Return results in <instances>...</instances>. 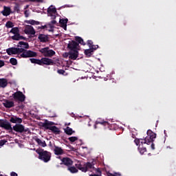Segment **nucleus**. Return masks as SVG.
Masks as SVG:
<instances>
[{
  "label": "nucleus",
  "mask_w": 176,
  "mask_h": 176,
  "mask_svg": "<svg viewBox=\"0 0 176 176\" xmlns=\"http://www.w3.org/2000/svg\"><path fill=\"white\" fill-rule=\"evenodd\" d=\"M36 152L38 155V159L40 160H42L44 163L50 162V159L52 158V153L50 152L43 149H37Z\"/></svg>",
  "instance_id": "obj_1"
},
{
  "label": "nucleus",
  "mask_w": 176,
  "mask_h": 176,
  "mask_svg": "<svg viewBox=\"0 0 176 176\" xmlns=\"http://www.w3.org/2000/svg\"><path fill=\"white\" fill-rule=\"evenodd\" d=\"M96 162L95 160H92L91 162H87L84 164H76V167L78 170L82 171V173H86L89 170V169L94 168V166H96Z\"/></svg>",
  "instance_id": "obj_2"
},
{
  "label": "nucleus",
  "mask_w": 176,
  "mask_h": 176,
  "mask_svg": "<svg viewBox=\"0 0 176 176\" xmlns=\"http://www.w3.org/2000/svg\"><path fill=\"white\" fill-rule=\"evenodd\" d=\"M53 125H54V122L45 120L42 124V127H44L46 130H50L54 134H60V129L57 126Z\"/></svg>",
  "instance_id": "obj_3"
},
{
  "label": "nucleus",
  "mask_w": 176,
  "mask_h": 176,
  "mask_svg": "<svg viewBox=\"0 0 176 176\" xmlns=\"http://www.w3.org/2000/svg\"><path fill=\"white\" fill-rule=\"evenodd\" d=\"M147 135L144 139H140V144L144 145V144H146L147 145H150L151 142H153L155 141V138H156V133H153L151 130L147 131Z\"/></svg>",
  "instance_id": "obj_4"
},
{
  "label": "nucleus",
  "mask_w": 176,
  "mask_h": 176,
  "mask_svg": "<svg viewBox=\"0 0 176 176\" xmlns=\"http://www.w3.org/2000/svg\"><path fill=\"white\" fill-rule=\"evenodd\" d=\"M23 50L21 51V54H20L19 58H28L30 57H36V52L32 50H27L24 48H21Z\"/></svg>",
  "instance_id": "obj_5"
},
{
  "label": "nucleus",
  "mask_w": 176,
  "mask_h": 176,
  "mask_svg": "<svg viewBox=\"0 0 176 176\" xmlns=\"http://www.w3.org/2000/svg\"><path fill=\"white\" fill-rule=\"evenodd\" d=\"M39 52L44 56V57H53L56 54V52L53 50H50L49 47H45L39 50Z\"/></svg>",
  "instance_id": "obj_6"
},
{
  "label": "nucleus",
  "mask_w": 176,
  "mask_h": 176,
  "mask_svg": "<svg viewBox=\"0 0 176 176\" xmlns=\"http://www.w3.org/2000/svg\"><path fill=\"white\" fill-rule=\"evenodd\" d=\"M12 97L14 101H19L20 102H24L25 101V95L23 92L18 91L12 94Z\"/></svg>",
  "instance_id": "obj_7"
},
{
  "label": "nucleus",
  "mask_w": 176,
  "mask_h": 176,
  "mask_svg": "<svg viewBox=\"0 0 176 176\" xmlns=\"http://www.w3.org/2000/svg\"><path fill=\"white\" fill-rule=\"evenodd\" d=\"M23 50L19 47H10L6 50L7 54L12 56V54H21Z\"/></svg>",
  "instance_id": "obj_8"
},
{
  "label": "nucleus",
  "mask_w": 176,
  "mask_h": 176,
  "mask_svg": "<svg viewBox=\"0 0 176 176\" xmlns=\"http://www.w3.org/2000/svg\"><path fill=\"white\" fill-rule=\"evenodd\" d=\"M12 130L14 131H16V133H27L30 129L25 128V126L23 124H16L12 127Z\"/></svg>",
  "instance_id": "obj_9"
},
{
  "label": "nucleus",
  "mask_w": 176,
  "mask_h": 176,
  "mask_svg": "<svg viewBox=\"0 0 176 176\" xmlns=\"http://www.w3.org/2000/svg\"><path fill=\"white\" fill-rule=\"evenodd\" d=\"M0 127L5 129V130H9L10 133H12V131H13V128L12 127V124H10V122H8V120L3 121V120H1Z\"/></svg>",
  "instance_id": "obj_10"
},
{
  "label": "nucleus",
  "mask_w": 176,
  "mask_h": 176,
  "mask_svg": "<svg viewBox=\"0 0 176 176\" xmlns=\"http://www.w3.org/2000/svg\"><path fill=\"white\" fill-rule=\"evenodd\" d=\"M40 65H54V61L47 57H44L40 59Z\"/></svg>",
  "instance_id": "obj_11"
},
{
  "label": "nucleus",
  "mask_w": 176,
  "mask_h": 176,
  "mask_svg": "<svg viewBox=\"0 0 176 176\" xmlns=\"http://www.w3.org/2000/svg\"><path fill=\"white\" fill-rule=\"evenodd\" d=\"M63 164L64 166H66V167L69 168L71 167L72 164H74V161H72L71 158L65 157L61 160L60 166H63Z\"/></svg>",
  "instance_id": "obj_12"
},
{
  "label": "nucleus",
  "mask_w": 176,
  "mask_h": 176,
  "mask_svg": "<svg viewBox=\"0 0 176 176\" xmlns=\"http://www.w3.org/2000/svg\"><path fill=\"white\" fill-rule=\"evenodd\" d=\"M23 32H25L26 35H35V34H36V32L35 31V29H34V27L30 25H28L25 27Z\"/></svg>",
  "instance_id": "obj_13"
},
{
  "label": "nucleus",
  "mask_w": 176,
  "mask_h": 176,
  "mask_svg": "<svg viewBox=\"0 0 176 176\" xmlns=\"http://www.w3.org/2000/svg\"><path fill=\"white\" fill-rule=\"evenodd\" d=\"M78 47H79V43L75 41H69L67 44V48H69L70 51L78 50Z\"/></svg>",
  "instance_id": "obj_14"
},
{
  "label": "nucleus",
  "mask_w": 176,
  "mask_h": 176,
  "mask_svg": "<svg viewBox=\"0 0 176 176\" xmlns=\"http://www.w3.org/2000/svg\"><path fill=\"white\" fill-rule=\"evenodd\" d=\"M56 12L57 10L56 9V8L53 7V6H51L47 8V13L48 14H50L52 19H56V15L53 14H56Z\"/></svg>",
  "instance_id": "obj_15"
},
{
  "label": "nucleus",
  "mask_w": 176,
  "mask_h": 176,
  "mask_svg": "<svg viewBox=\"0 0 176 176\" xmlns=\"http://www.w3.org/2000/svg\"><path fill=\"white\" fill-rule=\"evenodd\" d=\"M38 39L41 43H46L47 42H49V35L40 34L38 36Z\"/></svg>",
  "instance_id": "obj_16"
},
{
  "label": "nucleus",
  "mask_w": 176,
  "mask_h": 176,
  "mask_svg": "<svg viewBox=\"0 0 176 176\" xmlns=\"http://www.w3.org/2000/svg\"><path fill=\"white\" fill-rule=\"evenodd\" d=\"M79 56V52L78 50L69 51V60H76Z\"/></svg>",
  "instance_id": "obj_17"
},
{
  "label": "nucleus",
  "mask_w": 176,
  "mask_h": 176,
  "mask_svg": "<svg viewBox=\"0 0 176 176\" xmlns=\"http://www.w3.org/2000/svg\"><path fill=\"white\" fill-rule=\"evenodd\" d=\"M54 152L56 156H60V155L64 154V150H63L61 147H58L56 145H54Z\"/></svg>",
  "instance_id": "obj_18"
},
{
  "label": "nucleus",
  "mask_w": 176,
  "mask_h": 176,
  "mask_svg": "<svg viewBox=\"0 0 176 176\" xmlns=\"http://www.w3.org/2000/svg\"><path fill=\"white\" fill-rule=\"evenodd\" d=\"M10 122L11 123H18L19 124H20V123H23V120L17 116H13L10 118Z\"/></svg>",
  "instance_id": "obj_19"
},
{
  "label": "nucleus",
  "mask_w": 176,
  "mask_h": 176,
  "mask_svg": "<svg viewBox=\"0 0 176 176\" xmlns=\"http://www.w3.org/2000/svg\"><path fill=\"white\" fill-rule=\"evenodd\" d=\"M3 105L5 108H13V107H14V102L6 100L4 102H3Z\"/></svg>",
  "instance_id": "obj_20"
},
{
  "label": "nucleus",
  "mask_w": 176,
  "mask_h": 176,
  "mask_svg": "<svg viewBox=\"0 0 176 176\" xmlns=\"http://www.w3.org/2000/svg\"><path fill=\"white\" fill-rule=\"evenodd\" d=\"M68 23V19H60L59 23L60 25V27L65 30V31H67V24Z\"/></svg>",
  "instance_id": "obj_21"
},
{
  "label": "nucleus",
  "mask_w": 176,
  "mask_h": 176,
  "mask_svg": "<svg viewBox=\"0 0 176 176\" xmlns=\"http://www.w3.org/2000/svg\"><path fill=\"white\" fill-rule=\"evenodd\" d=\"M18 47H23V49H30V44L28 43H25L24 41H20L18 43Z\"/></svg>",
  "instance_id": "obj_22"
},
{
  "label": "nucleus",
  "mask_w": 176,
  "mask_h": 176,
  "mask_svg": "<svg viewBox=\"0 0 176 176\" xmlns=\"http://www.w3.org/2000/svg\"><path fill=\"white\" fill-rule=\"evenodd\" d=\"M8 86V80L6 78H0V87L5 89Z\"/></svg>",
  "instance_id": "obj_23"
},
{
  "label": "nucleus",
  "mask_w": 176,
  "mask_h": 176,
  "mask_svg": "<svg viewBox=\"0 0 176 176\" xmlns=\"http://www.w3.org/2000/svg\"><path fill=\"white\" fill-rule=\"evenodd\" d=\"M25 23H26L27 24H30L31 25H39V24H41V22L35 21L34 19L25 21Z\"/></svg>",
  "instance_id": "obj_24"
},
{
  "label": "nucleus",
  "mask_w": 176,
  "mask_h": 176,
  "mask_svg": "<svg viewBox=\"0 0 176 176\" xmlns=\"http://www.w3.org/2000/svg\"><path fill=\"white\" fill-rule=\"evenodd\" d=\"M1 13L3 16H9L10 14V8L4 6V9Z\"/></svg>",
  "instance_id": "obj_25"
},
{
  "label": "nucleus",
  "mask_w": 176,
  "mask_h": 176,
  "mask_svg": "<svg viewBox=\"0 0 176 176\" xmlns=\"http://www.w3.org/2000/svg\"><path fill=\"white\" fill-rule=\"evenodd\" d=\"M35 141H36V142H37V144H38V145H39V146H43V148H45V146H47L46 142L41 141V140L39 138H36Z\"/></svg>",
  "instance_id": "obj_26"
},
{
  "label": "nucleus",
  "mask_w": 176,
  "mask_h": 176,
  "mask_svg": "<svg viewBox=\"0 0 176 176\" xmlns=\"http://www.w3.org/2000/svg\"><path fill=\"white\" fill-rule=\"evenodd\" d=\"M96 124H102V126H109V123L101 119H98L96 122Z\"/></svg>",
  "instance_id": "obj_27"
},
{
  "label": "nucleus",
  "mask_w": 176,
  "mask_h": 176,
  "mask_svg": "<svg viewBox=\"0 0 176 176\" xmlns=\"http://www.w3.org/2000/svg\"><path fill=\"white\" fill-rule=\"evenodd\" d=\"M65 133L67 134V135H72V134L75 133V131H73L72 128H70L69 126H67L66 129H65Z\"/></svg>",
  "instance_id": "obj_28"
},
{
  "label": "nucleus",
  "mask_w": 176,
  "mask_h": 176,
  "mask_svg": "<svg viewBox=\"0 0 176 176\" xmlns=\"http://www.w3.org/2000/svg\"><path fill=\"white\" fill-rule=\"evenodd\" d=\"M84 53L85 56H87V57H91L93 53H94V51L91 48H89L88 50H85Z\"/></svg>",
  "instance_id": "obj_29"
},
{
  "label": "nucleus",
  "mask_w": 176,
  "mask_h": 176,
  "mask_svg": "<svg viewBox=\"0 0 176 176\" xmlns=\"http://www.w3.org/2000/svg\"><path fill=\"white\" fill-rule=\"evenodd\" d=\"M76 41L78 42V44L80 43V45H82V46H85L86 45V43H85L83 38L80 36H76Z\"/></svg>",
  "instance_id": "obj_30"
},
{
  "label": "nucleus",
  "mask_w": 176,
  "mask_h": 176,
  "mask_svg": "<svg viewBox=\"0 0 176 176\" xmlns=\"http://www.w3.org/2000/svg\"><path fill=\"white\" fill-rule=\"evenodd\" d=\"M68 171L71 172L72 174H75V173H78V168H76L75 166H69L67 168Z\"/></svg>",
  "instance_id": "obj_31"
},
{
  "label": "nucleus",
  "mask_w": 176,
  "mask_h": 176,
  "mask_svg": "<svg viewBox=\"0 0 176 176\" xmlns=\"http://www.w3.org/2000/svg\"><path fill=\"white\" fill-rule=\"evenodd\" d=\"M30 61L32 64H38V65H41V59L30 58Z\"/></svg>",
  "instance_id": "obj_32"
},
{
  "label": "nucleus",
  "mask_w": 176,
  "mask_h": 176,
  "mask_svg": "<svg viewBox=\"0 0 176 176\" xmlns=\"http://www.w3.org/2000/svg\"><path fill=\"white\" fill-rule=\"evenodd\" d=\"M10 32L16 35L17 34H19L20 30H19V28H12Z\"/></svg>",
  "instance_id": "obj_33"
},
{
  "label": "nucleus",
  "mask_w": 176,
  "mask_h": 176,
  "mask_svg": "<svg viewBox=\"0 0 176 176\" xmlns=\"http://www.w3.org/2000/svg\"><path fill=\"white\" fill-rule=\"evenodd\" d=\"M138 150L140 151V153H141V155H144V153H145V152H146V148H145V147L141 148V146H138Z\"/></svg>",
  "instance_id": "obj_34"
},
{
  "label": "nucleus",
  "mask_w": 176,
  "mask_h": 176,
  "mask_svg": "<svg viewBox=\"0 0 176 176\" xmlns=\"http://www.w3.org/2000/svg\"><path fill=\"white\" fill-rule=\"evenodd\" d=\"M6 27L7 28H13L14 27L13 22L10 21H7V23H6Z\"/></svg>",
  "instance_id": "obj_35"
},
{
  "label": "nucleus",
  "mask_w": 176,
  "mask_h": 176,
  "mask_svg": "<svg viewBox=\"0 0 176 176\" xmlns=\"http://www.w3.org/2000/svg\"><path fill=\"white\" fill-rule=\"evenodd\" d=\"M10 63L12 64V65H17V59L15 58H11L10 59Z\"/></svg>",
  "instance_id": "obj_36"
},
{
  "label": "nucleus",
  "mask_w": 176,
  "mask_h": 176,
  "mask_svg": "<svg viewBox=\"0 0 176 176\" xmlns=\"http://www.w3.org/2000/svg\"><path fill=\"white\" fill-rule=\"evenodd\" d=\"M12 39H13V41H20V33L12 36Z\"/></svg>",
  "instance_id": "obj_37"
},
{
  "label": "nucleus",
  "mask_w": 176,
  "mask_h": 176,
  "mask_svg": "<svg viewBox=\"0 0 176 176\" xmlns=\"http://www.w3.org/2000/svg\"><path fill=\"white\" fill-rule=\"evenodd\" d=\"M47 28H50L48 30V31L50 32H52V31H53V28H54V25L50 23V22L48 24H47Z\"/></svg>",
  "instance_id": "obj_38"
},
{
  "label": "nucleus",
  "mask_w": 176,
  "mask_h": 176,
  "mask_svg": "<svg viewBox=\"0 0 176 176\" xmlns=\"http://www.w3.org/2000/svg\"><path fill=\"white\" fill-rule=\"evenodd\" d=\"M68 140L70 141V142H75V141H78V137L72 136L69 138Z\"/></svg>",
  "instance_id": "obj_39"
},
{
  "label": "nucleus",
  "mask_w": 176,
  "mask_h": 176,
  "mask_svg": "<svg viewBox=\"0 0 176 176\" xmlns=\"http://www.w3.org/2000/svg\"><path fill=\"white\" fill-rule=\"evenodd\" d=\"M14 10L15 12H17V13H19V12H20V6H19V4H16V6L14 7Z\"/></svg>",
  "instance_id": "obj_40"
},
{
  "label": "nucleus",
  "mask_w": 176,
  "mask_h": 176,
  "mask_svg": "<svg viewBox=\"0 0 176 176\" xmlns=\"http://www.w3.org/2000/svg\"><path fill=\"white\" fill-rule=\"evenodd\" d=\"M140 141H141V139H138V138L135 139L134 142H135V145H137V146H138V145H139V146H141V145L140 144Z\"/></svg>",
  "instance_id": "obj_41"
},
{
  "label": "nucleus",
  "mask_w": 176,
  "mask_h": 176,
  "mask_svg": "<svg viewBox=\"0 0 176 176\" xmlns=\"http://www.w3.org/2000/svg\"><path fill=\"white\" fill-rule=\"evenodd\" d=\"M8 142L6 140H0V148L1 146H3L4 144H6Z\"/></svg>",
  "instance_id": "obj_42"
},
{
  "label": "nucleus",
  "mask_w": 176,
  "mask_h": 176,
  "mask_svg": "<svg viewBox=\"0 0 176 176\" xmlns=\"http://www.w3.org/2000/svg\"><path fill=\"white\" fill-rule=\"evenodd\" d=\"M89 49H91L94 52V50H97V49H98V45H92V46L89 47Z\"/></svg>",
  "instance_id": "obj_43"
},
{
  "label": "nucleus",
  "mask_w": 176,
  "mask_h": 176,
  "mask_svg": "<svg viewBox=\"0 0 176 176\" xmlns=\"http://www.w3.org/2000/svg\"><path fill=\"white\" fill-rule=\"evenodd\" d=\"M57 72L60 75H64V74H65V70H64V69H58Z\"/></svg>",
  "instance_id": "obj_44"
},
{
  "label": "nucleus",
  "mask_w": 176,
  "mask_h": 176,
  "mask_svg": "<svg viewBox=\"0 0 176 176\" xmlns=\"http://www.w3.org/2000/svg\"><path fill=\"white\" fill-rule=\"evenodd\" d=\"M63 57L64 58H68V57H69V52H65L63 54Z\"/></svg>",
  "instance_id": "obj_45"
},
{
  "label": "nucleus",
  "mask_w": 176,
  "mask_h": 176,
  "mask_svg": "<svg viewBox=\"0 0 176 176\" xmlns=\"http://www.w3.org/2000/svg\"><path fill=\"white\" fill-rule=\"evenodd\" d=\"M23 40V41H28V38H27L26 37L23 36H21L19 34V41H21V40Z\"/></svg>",
  "instance_id": "obj_46"
},
{
  "label": "nucleus",
  "mask_w": 176,
  "mask_h": 176,
  "mask_svg": "<svg viewBox=\"0 0 176 176\" xmlns=\"http://www.w3.org/2000/svg\"><path fill=\"white\" fill-rule=\"evenodd\" d=\"M87 45L89 46V47H91V46L93 45V41L91 40H88L87 41Z\"/></svg>",
  "instance_id": "obj_47"
},
{
  "label": "nucleus",
  "mask_w": 176,
  "mask_h": 176,
  "mask_svg": "<svg viewBox=\"0 0 176 176\" xmlns=\"http://www.w3.org/2000/svg\"><path fill=\"white\" fill-rule=\"evenodd\" d=\"M45 28H47V25H41V27H38V30H45Z\"/></svg>",
  "instance_id": "obj_48"
},
{
  "label": "nucleus",
  "mask_w": 176,
  "mask_h": 176,
  "mask_svg": "<svg viewBox=\"0 0 176 176\" xmlns=\"http://www.w3.org/2000/svg\"><path fill=\"white\" fill-rule=\"evenodd\" d=\"M3 66H5V62L2 60H0V68H2Z\"/></svg>",
  "instance_id": "obj_49"
},
{
  "label": "nucleus",
  "mask_w": 176,
  "mask_h": 176,
  "mask_svg": "<svg viewBox=\"0 0 176 176\" xmlns=\"http://www.w3.org/2000/svg\"><path fill=\"white\" fill-rule=\"evenodd\" d=\"M30 2H43V0H29Z\"/></svg>",
  "instance_id": "obj_50"
},
{
  "label": "nucleus",
  "mask_w": 176,
  "mask_h": 176,
  "mask_svg": "<svg viewBox=\"0 0 176 176\" xmlns=\"http://www.w3.org/2000/svg\"><path fill=\"white\" fill-rule=\"evenodd\" d=\"M25 17H28L30 16V14L27 10L24 12Z\"/></svg>",
  "instance_id": "obj_51"
},
{
  "label": "nucleus",
  "mask_w": 176,
  "mask_h": 176,
  "mask_svg": "<svg viewBox=\"0 0 176 176\" xmlns=\"http://www.w3.org/2000/svg\"><path fill=\"white\" fill-rule=\"evenodd\" d=\"M10 176H19V175H17V173H16V172H11Z\"/></svg>",
  "instance_id": "obj_52"
},
{
  "label": "nucleus",
  "mask_w": 176,
  "mask_h": 176,
  "mask_svg": "<svg viewBox=\"0 0 176 176\" xmlns=\"http://www.w3.org/2000/svg\"><path fill=\"white\" fill-rule=\"evenodd\" d=\"M50 23H52L53 25L57 24V21H56V20H52V21H50Z\"/></svg>",
  "instance_id": "obj_53"
},
{
  "label": "nucleus",
  "mask_w": 176,
  "mask_h": 176,
  "mask_svg": "<svg viewBox=\"0 0 176 176\" xmlns=\"http://www.w3.org/2000/svg\"><path fill=\"white\" fill-rule=\"evenodd\" d=\"M152 142V144H151V149L153 150V151H155V144L153 143V142Z\"/></svg>",
  "instance_id": "obj_54"
},
{
  "label": "nucleus",
  "mask_w": 176,
  "mask_h": 176,
  "mask_svg": "<svg viewBox=\"0 0 176 176\" xmlns=\"http://www.w3.org/2000/svg\"><path fill=\"white\" fill-rule=\"evenodd\" d=\"M96 173H98V174H101V170H100V168L96 169Z\"/></svg>",
  "instance_id": "obj_55"
},
{
  "label": "nucleus",
  "mask_w": 176,
  "mask_h": 176,
  "mask_svg": "<svg viewBox=\"0 0 176 176\" xmlns=\"http://www.w3.org/2000/svg\"><path fill=\"white\" fill-rule=\"evenodd\" d=\"M89 176H101V175H96V174H94V175H89Z\"/></svg>",
  "instance_id": "obj_56"
},
{
  "label": "nucleus",
  "mask_w": 176,
  "mask_h": 176,
  "mask_svg": "<svg viewBox=\"0 0 176 176\" xmlns=\"http://www.w3.org/2000/svg\"><path fill=\"white\" fill-rule=\"evenodd\" d=\"M69 124H71V123H69V124H67V126H69Z\"/></svg>",
  "instance_id": "obj_57"
},
{
  "label": "nucleus",
  "mask_w": 176,
  "mask_h": 176,
  "mask_svg": "<svg viewBox=\"0 0 176 176\" xmlns=\"http://www.w3.org/2000/svg\"><path fill=\"white\" fill-rule=\"evenodd\" d=\"M133 138H134V135H132Z\"/></svg>",
  "instance_id": "obj_58"
},
{
  "label": "nucleus",
  "mask_w": 176,
  "mask_h": 176,
  "mask_svg": "<svg viewBox=\"0 0 176 176\" xmlns=\"http://www.w3.org/2000/svg\"><path fill=\"white\" fill-rule=\"evenodd\" d=\"M32 36H29V38H31Z\"/></svg>",
  "instance_id": "obj_59"
},
{
  "label": "nucleus",
  "mask_w": 176,
  "mask_h": 176,
  "mask_svg": "<svg viewBox=\"0 0 176 176\" xmlns=\"http://www.w3.org/2000/svg\"><path fill=\"white\" fill-rule=\"evenodd\" d=\"M164 133L166 134V131H164Z\"/></svg>",
  "instance_id": "obj_60"
},
{
  "label": "nucleus",
  "mask_w": 176,
  "mask_h": 176,
  "mask_svg": "<svg viewBox=\"0 0 176 176\" xmlns=\"http://www.w3.org/2000/svg\"><path fill=\"white\" fill-rule=\"evenodd\" d=\"M164 133L166 134V131H164Z\"/></svg>",
  "instance_id": "obj_61"
},
{
  "label": "nucleus",
  "mask_w": 176,
  "mask_h": 176,
  "mask_svg": "<svg viewBox=\"0 0 176 176\" xmlns=\"http://www.w3.org/2000/svg\"><path fill=\"white\" fill-rule=\"evenodd\" d=\"M0 176H3L2 175H0Z\"/></svg>",
  "instance_id": "obj_62"
}]
</instances>
